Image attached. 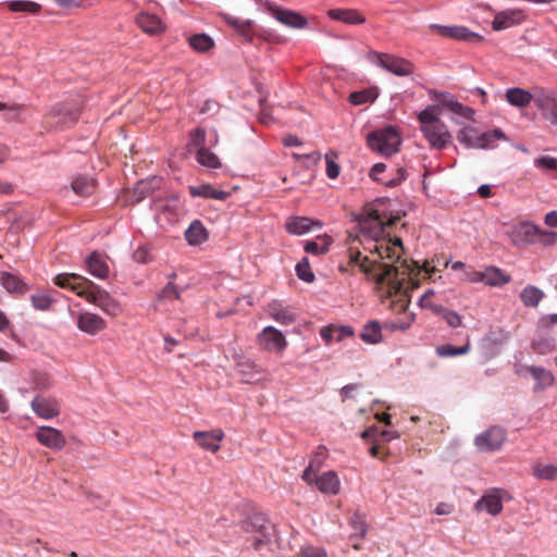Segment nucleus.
Segmentation results:
<instances>
[{"mask_svg": "<svg viewBox=\"0 0 557 557\" xmlns=\"http://www.w3.org/2000/svg\"><path fill=\"white\" fill-rule=\"evenodd\" d=\"M386 170V165L384 163H376L372 166L371 171H370V177L373 180V181H376V182H383L381 178H380V174H382L384 171Z\"/></svg>", "mask_w": 557, "mask_h": 557, "instance_id": "nucleus-63", "label": "nucleus"}, {"mask_svg": "<svg viewBox=\"0 0 557 557\" xmlns=\"http://www.w3.org/2000/svg\"><path fill=\"white\" fill-rule=\"evenodd\" d=\"M470 350V344L469 342L461 346V347H455L450 344L441 345L436 347V354L440 357L447 358V357H456L459 355H465Z\"/></svg>", "mask_w": 557, "mask_h": 557, "instance_id": "nucleus-43", "label": "nucleus"}, {"mask_svg": "<svg viewBox=\"0 0 557 557\" xmlns=\"http://www.w3.org/2000/svg\"><path fill=\"white\" fill-rule=\"evenodd\" d=\"M350 524L355 530V533L358 534L361 539L366 536L367 533V523L364 516L356 511L350 518Z\"/></svg>", "mask_w": 557, "mask_h": 557, "instance_id": "nucleus-53", "label": "nucleus"}, {"mask_svg": "<svg viewBox=\"0 0 557 557\" xmlns=\"http://www.w3.org/2000/svg\"><path fill=\"white\" fill-rule=\"evenodd\" d=\"M320 468V461L311 460L309 466L306 468V470L302 473V479L308 484H315V479L318 478L315 475L317 470Z\"/></svg>", "mask_w": 557, "mask_h": 557, "instance_id": "nucleus-54", "label": "nucleus"}, {"mask_svg": "<svg viewBox=\"0 0 557 557\" xmlns=\"http://www.w3.org/2000/svg\"><path fill=\"white\" fill-rule=\"evenodd\" d=\"M107 326L106 321L98 314L84 312L77 318V327L89 335H95Z\"/></svg>", "mask_w": 557, "mask_h": 557, "instance_id": "nucleus-20", "label": "nucleus"}, {"mask_svg": "<svg viewBox=\"0 0 557 557\" xmlns=\"http://www.w3.org/2000/svg\"><path fill=\"white\" fill-rule=\"evenodd\" d=\"M438 115V107L429 106L418 114V120L421 124L420 129L431 147L444 149L451 141V135Z\"/></svg>", "mask_w": 557, "mask_h": 557, "instance_id": "nucleus-3", "label": "nucleus"}, {"mask_svg": "<svg viewBox=\"0 0 557 557\" xmlns=\"http://www.w3.org/2000/svg\"><path fill=\"white\" fill-rule=\"evenodd\" d=\"M9 9L12 12H29L38 13L41 9L40 4L33 1L16 0L9 3Z\"/></svg>", "mask_w": 557, "mask_h": 557, "instance_id": "nucleus-44", "label": "nucleus"}, {"mask_svg": "<svg viewBox=\"0 0 557 557\" xmlns=\"http://www.w3.org/2000/svg\"><path fill=\"white\" fill-rule=\"evenodd\" d=\"M35 437L42 446L53 450H61L66 444L65 436L62 432L52 426H38Z\"/></svg>", "mask_w": 557, "mask_h": 557, "instance_id": "nucleus-14", "label": "nucleus"}, {"mask_svg": "<svg viewBox=\"0 0 557 557\" xmlns=\"http://www.w3.org/2000/svg\"><path fill=\"white\" fill-rule=\"evenodd\" d=\"M504 491L493 488L483 495L474 505L476 510H485L492 516H496L503 510L502 493Z\"/></svg>", "mask_w": 557, "mask_h": 557, "instance_id": "nucleus-18", "label": "nucleus"}, {"mask_svg": "<svg viewBox=\"0 0 557 557\" xmlns=\"http://www.w3.org/2000/svg\"><path fill=\"white\" fill-rule=\"evenodd\" d=\"M510 281V275L497 267L490 265L483 270V283L485 285L499 287L508 284Z\"/></svg>", "mask_w": 557, "mask_h": 557, "instance_id": "nucleus-26", "label": "nucleus"}, {"mask_svg": "<svg viewBox=\"0 0 557 557\" xmlns=\"http://www.w3.org/2000/svg\"><path fill=\"white\" fill-rule=\"evenodd\" d=\"M196 159L203 166L212 169L221 166V162L218 156L211 152L208 148H199L196 154Z\"/></svg>", "mask_w": 557, "mask_h": 557, "instance_id": "nucleus-42", "label": "nucleus"}, {"mask_svg": "<svg viewBox=\"0 0 557 557\" xmlns=\"http://www.w3.org/2000/svg\"><path fill=\"white\" fill-rule=\"evenodd\" d=\"M528 371L534 380H536V385L534 386L535 392L542 391L554 384V376L548 370L532 366L528 368Z\"/></svg>", "mask_w": 557, "mask_h": 557, "instance_id": "nucleus-32", "label": "nucleus"}, {"mask_svg": "<svg viewBox=\"0 0 557 557\" xmlns=\"http://www.w3.org/2000/svg\"><path fill=\"white\" fill-rule=\"evenodd\" d=\"M238 372L244 377H251L252 374L262 373L263 370L260 366L256 364L253 361L245 360L237 363Z\"/></svg>", "mask_w": 557, "mask_h": 557, "instance_id": "nucleus-52", "label": "nucleus"}, {"mask_svg": "<svg viewBox=\"0 0 557 557\" xmlns=\"http://www.w3.org/2000/svg\"><path fill=\"white\" fill-rule=\"evenodd\" d=\"M136 24L143 32L150 35H158L164 32L165 27L161 18L154 14L141 12L136 17Z\"/></svg>", "mask_w": 557, "mask_h": 557, "instance_id": "nucleus-21", "label": "nucleus"}, {"mask_svg": "<svg viewBox=\"0 0 557 557\" xmlns=\"http://www.w3.org/2000/svg\"><path fill=\"white\" fill-rule=\"evenodd\" d=\"M207 231L198 220L194 221L185 232V238L190 245H200L207 240Z\"/></svg>", "mask_w": 557, "mask_h": 557, "instance_id": "nucleus-33", "label": "nucleus"}, {"mask_svg": "<svg viewBox=\"0 0 557 557\" xmlns=\"http://www.w3.org/2000/svg\"><path fill=\"white\" fill-rule=\"evenodd\" d=\"M544 293L535 286H527L520 294V299L525 307H536L543 299Z\"/></svg>", "mask_w": 557, "mask_h": 557, "instance_id": "nucleus-37", "label": "nucleus"}, {"mask_svg": "<svg viewBox=\"0 0 557 557\" xmlns=\"http://www.w3.org/2000/svg\"><path fill=\"white\" fill-rule=\"evenodd\" d=\"M267 311L273 320L282 325H289L296 320L295 309L283 305V302L278 300L270 302Z\"/></svg>", "mask_w": 557, "mask_h": 557, "instance_id": "nucleus-19", "label": "nucleus"}, {"mask_svg": "<svg viewBox=\"0 0 557 557\" xmlns=\"http://www.w3.org/2000/svg\"><path fill=\"white\" fill-rule=\"evenodd\" d=\"M359 235L354 240H359L366 250L375 253L377 257L389 256L392 247L381 240L384 233V216L369 205L358 218Z\"/></svg>", "mask_w": 557, "mask_h": 557, "instance_id": "nucleus-2", "label": "nucleus"}, {"mask_svg": "<svg viewBox=\"0 0 557 557\" xmlns=\"http://www.w3.org/2000/svg\"><path fill=\"white\" fill-rule=\"evenodd\" d=\"M349 101L354 104H362L367 101L366 92H352L349 96Z\"/></svg>", "mask_w": 557, "mask_h": 557, "instance_id": "nucleus-64", "label": "nucleus"}, {"mask_svg": "<svg viewBox=\"0 0 557 557\" xmlns=\"http://www.w3.org/2000/svg\"><path fill=\"white\" fill-rule=\"evenodd\" d=\"M336 332V342H341L343 338L352 336L354 330L350 326H334Z\"/></svg>", "mask_w": 557, "mask_h": 557, "instance_id": "nucleus-62", "label": "nucleus"}, {"mask_svg": "<svg viewBox=\"0 0 557 557\" xmlns=\"http://www.w3.org/2000/svg\"><path fill=\"white\" fill-rule=\"evenodd\" d=\"M84 298L108 314L116 315L121 311L120 305L106 290L94 283L91 287L87 288Z\"/></svg>", "mask_w": 557, "mask_h": 557, "instance_id": "nucleus-10", "label": "nucleus"}, {"mask_svg": "<svg viewBox=\"0 0 557 557\" xmlns=\"http://www.w3.org/2000/svg\"><path fill=\"white\" fill-rule=\"evenodd\" d=\"M298 557H326V552L322 547L306 546L301 548Z\"/></svg>", "mask_w": 557, "mask_h": 557, "instance_id": "nucleus-58", "label": "nucleus"}, {"mask_svg": "<svg viewBox=\"0 0 557 557\" xmlns=\"http://www.w3.org/2000/svg\"><path fill=\"white\" fill-rule=\"evenodd\" d=\"M190 145L199 148H206L203 145L206 143V132L202 128H196L190 133Z\"/></svg>", "mask_w": 557, "mask_h": 557, "instance_id": "nucleus-56", "label": "nucleus"}, {"mask_svg": "<svg viewBox=\"0 0 557 557\" xmlns=\"http://www.w3.org/2000/svg\"><path fill=\"white\" fill-rule=\"evenodd\" d=\"M434 296V292L432 289H428L419 299V306L424 309L431 310L433 313L438 315L441 311H443V306L433 302L432 298Z\"/></svg>", "mask_w": 557, "mask_h": 557, "instance_id": "nucleus-48", "label": "nucleus"}, {"mask_svg": "<svg viewBox=\"0 0 557 557\" xmlns=\"http://www.w3.org/2000/svg\"><path fill=\"white\" fill-rule=\"evenodd\" d=\"M506 100L513 107L525 108L534 101V96L528 90L513 87L506 90Z\"/></svg>", "mask_w": 557, "mask_h": 557, "instance_id": "nucleus-30", "label": "nucleus"}, {"mask_svg": "<svg viewBox=\"0 0 557 557\" xmlns=\"http://www.w3.org/2000/svg\"><path fill=\"white\" fill-rule=\"evenodd\" d=\"M53 282L57 286L72 289L81 297H84L87 288L92 286L90 280L75 273L58 274Z\"/></svg>", "mask_w": 557, "mask_h": 557, "instance_id": "nucleus-13", "label": "nucleus"}, {"mask_svg": "<svg viewBox=\"0 0 557 557\" xmlns=\"http://www.w3.org/2000/svg\"><path fill=\"white\" fill-rule=\"evenodd\" d=\"M315 485L321 493L336 495L341 488L337 474L333 471L324 472L315 479Z\"/></svg>", "mask_w": 557, "mask_h": 557, "instance_id": "nucleus-25", "label": "nucleus"}, {"mask_svg": "<svg viewBox=\"0 0 557 557\" xmlns=\"http://www.w3.org/2000/svg\"><path fill=\"white\" fill-rule=\"evenodd\" d=\"M457 139L468 148H479L480 133L476 128L467 126L458 132Z\"/></svg>", "mask_w": 557, "mask_h": 557, "instance_id": "nucleus-35", "label": "nucleus"}, {"mask_svg": "<svg viewBox=\"0 0 557 557\" xmlns=\"http://www.w3.org/2000/svg\"><path fill=\"white\" fill-rule=\"evenodd\" d=\"M157 210L164 214L169 212L170 213L169 219H176L178 206H177L176 201L173 200V201L166 202V203H163V202L158 203Z\"/></svg>", "mask_w": 557, "mask_h": 557, "instance_id": "nucleus-57", "label": "nucleus"}, {"mask_svg": "<svg viewBox=\"0 0 557 557\" xmlns=\"http://www.w3.org/2000/svg\"><path fill=\"white\" fill-rule=\"evenodd\" d=\"M438 315L450 326V327H459L462 325V317L448 308L443 307V311L438 313Z\"/></svg>", "mask_w": 557, "mask_h": 557, "instance_id": "nucleus-51", "label": "nucleus"}, {"mask_svg": "<svg viewBox=\"0 0 557 557\" xmlns=\"http://www.w3.org/2000/svg\"><path fill=\"white\" fill-rule=\"evenodd\" d=\"M225 434L223 430L215 429L211 431H196L193 434L195 442L203 449L216 453L221 448V442Z\"/></svg>", "mask_w": 557, "mask_h": 557, "instance_id": "nucleus-16", "label": "nucleus"}, {"mask_svg": "<svg viewBox=\"0 0 557 557\" xmlns=\"http://www.w3.org/2000/svg\"><path fill=\"white\" fill-rule=\"evenodd\" d=\"M385 244L392 247L389 256L373 260H370L369 257L360 260L361 252L359 248L350 245L348 248L349 263L357 264L362 272L372 275L379 288L384 290L387 297L393 298L392 309L400 313L406 311L410 304L405 283L411 273V269L406 260H401L403 243L400 238L385 240Z\"/></svg>", "mask_w": 557, "mask_h": 557, "instance_id": "nucleus-1", "label": "nucleus"}, {"mask_svg": "<svg viewBox=\"0 0 557 557\" xmlns=\"http://www.w3.org/2000/svg\"><path fill=\"white\" fill-rule=\"evenodd\" d=\"M430 29L441 36L468 40L474 34L470 33L466 27L462 26H443L438 24H431Z\"/></svg>", "mask_w": 557, "mask_h": 557, "instance_id": "nucleus-29", "label": "nucleus"}, {"mask_svg": "<svg viewBox=\"0 0 557 557\" xmlns=\"http://www.w3.org/2000/svg\"><path fill=\"white\" fill-rule=\"evenodd\" d=\"M320 335L326 344L336 341V332L333 325L323 327Z\"/></svg>", "mask_w": 557, "mask_h": 557, "instance_id": "nucleus-61", "label": "nucleus"}, {"mask_svg": "<svg viewBox=\"0 0 557 557\" xmlns=\"http://www.w3.org/2000/svg\"><path fill=\"white\" fill-rule=\"evenodd\" d=\"M34 412L46 420L53 419L60 414V403L52 397L36 396L32 404Z\"/></svg>", "mask_w": 557, "mask_h": 557, "instance_id": "nucleus-17", "label": "nucleus"}, {"mask_svg": "<svg viewBox=\"0 0 557 557\" xmlns=\"http://www.w3.org/2000/svg\"><path fill=\"white\" fill-rule=\"evenodd\" d=\"M72 189L78 196L88 197L96 190V181L86 176H78L72 182Z\"/></svg>", "mask_w": 557, "mask_h": 557, "instance_id": "nucleus-34", "label": "nucleus"}, {"mask_svg": "<svg viewBox=\"0 0 557 557\" xmlns=\"http://www.w3.org/2000/svg\"><path fill=\"white\" fill-rule=\"evenodd\" d=\"M540 228L530 222H520L511 227L508 235L515 246L523 247L533 243Z\"/></svg>", "mask_w": 557, "mask_h": 557, "instance_id": "nucleus-12", "label": "nucleus"}, {"mask_svg": "<svg viewBox=\"0 0 557 557\" xmlns=\"http://www.w3.org/2000/svg\"><path fill=\"white\" fill-rule=\"evenodd\" d=\"M332 20L342 21L346 24H362L366 17L356 9H332L327 12Z\"/></svg>", "mask_w": 557, "mask_h": 557, "instance_id": "nucleus-27", "label": "nucleus"}, {"mask_svg": "<svg viewBox=\"0 0 557 557\" xmlns=\"http://www.w3.org/2000/svg\"><path fill=\"white\" fill-rule=\"evenodd\" d=\"M442 104L446 107L448 110L454 112L455 114L462 116L467 120H472L474 115V110L471 108L463 106L462 103L454 100L453 98L444 99L442 101Z\"/></svg>", "mask_w": 557, "mask_h": 557, "instance_id": "nucleus-39", "label": "nucleus"}, {"mask_svg": "<svg viewBox=\"0 0 557 557\" xmlns=\"http://www.w3.org/2000/svg\"><path fill=\"white\" fill-rule=\"evenodd\" d=\"M32 305L37 310H48L53 302L52 297L45 292L36 293L30 296Z\"/></svg>", "mask_w": 557, "mask_h": 557, "instance_id": "nucleus-45", "label": "nucleus"}, {"mask_svg": "<svg viewBox=\"0 0 557 557\" xmlns=\"http://www.w3.org/2000/svg\"><path fill=\"white\" fill-rule=\"evenodd\" d=\"M534 103L543 117L557 125V91L539 89L534 94Z\"/></svg>", "mask_w": 557, "mask_h": 557, "instance_id": "nucleus-9", "label": "nucleus"}, {"mask_svg": "<svg viewBox=\"0 0 557 557\" xmlns=\"http://www.w3.org/2000/svg\"><path fill=\"white\" fill-rule=\"evenodd\" d=\"M0 284L11 294L23 295L28 290L27 284L20 276L10 272L0 273Z\"/></svg>", "mask_w": 557, "mask_h": 557, "instance_id": "nucleus-28", "label": "nucleus"}, {"mask_svg": "<svg viewBox=\"0 0 557 557\" xmlns=\"http://www.w3.org/2000/svg\"><path fill=\"white\" fill-rule=\"evenodd\" d=\"M297 276L307 283H312L314 281V274L310 269L309 260L307 257H304L296 265Z\"/></svg>", "mask_w": 557, "mask_h": 557, "instance_id": "nucleus-46", "label": "nucleus"}, {"mask_svg": "<svg viewBox=\"0 0 557 557\" xmlns=\"http://www.w3.org/2000/svg\"><path fill=\"white\" fill-rule=\"evenodd\" d=\"M400 141V135L396 128L392 126L372 132L368 135L369 147L383 156L395 153L398 150Z\"/></svg>", "mask_w": 557, "mask_h": 557, "instance_id": "nucleus-5", "label": "nucleus"}, {"mask_svg": "<svg viewBox=\"0 0 557 557\" xmlns=\"http://www.w3.org/2000/svg\"><path fill=\"white\" fill-rule=\"evenodd\" d=\"M363 342L368 344H377L382 339L381 326L376 321L368 322L360 334Z\"/></svg>", "mask_w": 557, "mask_h": 557, "instance_id": "nucleus-36", "label": "nucleus"}, {"mask_svg": "<svg viewBox=\"0 0 557 557\" xmlns=\"http://www.w3.org/2000/svg\"><path fill=\"white\" fill-rule=\"evenodd\" d=\"M259 347L269 352L282 354L287 347L284 334L274 326H265L258 335Z\"/></svg>", "mask_w": 557, "mask_h": 557, "instance_id": "nucleus-8", "label": "nucleus"}, {"mask_svg": "<svg viewBox=\"0 0 557 557\" xmlns=\"http://www.w3.org/2000/svg\"><path fill=\"white\" fill-rule=\"evenodd\" d=\"M540 243L545 246H552L556 243L557 234L555 232L541 231L537 234Z\"/></svg>", "mask_w": 557, "mask_h": 557, "instance_id": "nucleus-60", "label": "nucleus"}, {"mask_svg": "<svg viewBox=\"0 0 557 557\" xmlns=\"http://www.w3.org/2000/svg\"><path fill=\"white\" fill-rule=\"evenodd\" d=\"M265 8H267V11L273 17H275L276 21H278L280 23H282L288 27L304 28L307 25L306 17L297 12L282 9L271 2H267Z\"/></svg>", "mask_w": 557, "mask_h": 557, "instance_id": "nucleus-11", "label": "nucleus"}, {"mask_svg": "<svg viewBox=\"0 0 557 557\" xmlns=\"http://www.w3.org/2000/svg\"><path fill=\"white\" fill-rule=\"evenodd\" d=\"M133 260L137 263L146 264L151 261L150 249L146 246L138 247L133 252Z\"/></svg>", "mask_w": 557, "mask_h": 557, "instance_id": "nucleus-55", "label": "nucleus"}, {"mask_svg": "<svg viewBox=\"0 0 557 557\" xmlns=\"http://www.w3.org/2000/svg\"><path fill=\"white\" fill-rule=\"evenodd\" d=\"M332 244L330 236H320L315 240L307 242L305 245V251L311 255H322L329 251Z\"/></svg>", "mask_w": 557, "mask_h": 557, "instance_id": "nucleus-38", "label": "nucleus"}, {"mask_svg": "<svg viewBox=\"0 0 557 557\" xmlns=\"http://www.w3.org/2000/svg\"><path fill=\"white\" fill-rule=\"evenodd\" d=\"M505 134L500 129H494L491 132H485L480 134V144L483 146H479L480 149H488L493 147V143L495 140L504 139Z\"/></svg>", "mask_w": 557, "mask_h": 557, "instance_id": "nucleus-47", "label": "nucleus"}, {"mask_svg": "<svg viewBox=\"0 0 557 557\" xmlns=\"http://www.w3.org/2000/svg\"><path fill=\"white\" fill-rule=\"evenodd\" d=\"M535 165L537 168L544 169V170H556L557 171V159L549 157V156H543L535 160Z\"/></svg>", "mask_w": 557, "mask_h": 557, "instance_id": "nucleus-59", "label": "nucleus"}, {"mask_svg": "<svg viewBox=\"0 0 557 557\" xmlns=\"http://www.w3.org/2000/svg\"><path fill=\"white\" fill-rule=\"evenodd\" d=\"M182 289L172 282H169L158 295L159 300L172 301L180 299Z\"/></svg>", "mask_w": 557, "mask_h": 557, "instance_id": "nucleus-49", "label": "nucleus"}, {"mask_svg": "<svg viewBox=\"0 0 557 557\" xmlns=\"http://www.w3.org/2000/svg\"><path fill=\"white\" fill-rule=\"evenodd\" d=\"M533 475L541 480L554 481L557 478V467L552 463H537L533 468Z\"/></svg>", "mask_w": 557, "mask_h": 557, "instance_id": "nucleus-41", "label": "nucleus"}, {"mask_svg": "<svg viewBox=\"0 0 557 557\" xmlns=\"http://www.w3.org/2000/svg\"><path fill=\"white\" fill-rule=\"evenodd\" d=\"M523 20V12L520 10H508L496 14L492 25L493 29L502 30L519 24Z\"/></svg>", "mask_w": 557, "mask_h": 557, "instance_id": "nucleus-24", "label": "nucleus"}, {"mask_svg": "<svg viewBox=\"0 0 557 557\" xmlns=\"http://www.w3.org/2000/svg\"><path fill=\"white\" fill-rule=\"evenodd\" d=\"M369 60L396 76H409L414 70L409 60L389 53L371 51Z\"/></svg>", "mask_w": 557, "mask_h": 557, "instance_id": "nucleus-6", "label": "nucleus"}, {"mask_svg": "<svg viewBox=\"0 0 557 557\" xmlns=\"http://www.w3.org/2000/svg\"><path fill=\"white\" fill-rule=\"evenodd\" d=\"M189 193L193 197H203L216 200H225L228 197L227 191L215 189L209 184L191 186L189 187Z\"/></svg>", "mask_w": 557, "mask_h": 557, "instance_id": "nucleus-31", "label": "nucleus"}, {"mask_svg": "<svg viewBox=\"0 0 557 557\" xmlns=\"http://www.w3.org/2000/svg\"><path fill=\"white\" fill-rule=\"evenodd\" d=\"M243 529L249 534L247 541L251 543L256 550H261L270 544L273 525L263 516H253L244 521Z\"/></svg>", "mask_w": 557, "mask_h": 557, "instance_id": "nucleus-4", "label": "nucleus"}, {"mask_svg": "<svg viewBox=\"0 0 557 557\" xmlns=\"http://www.w3.org/2000/svg\"><path fill=\"white\" fill-rule=\"evenodd\" d=\"M507 437L506 430L502 426H491L474 438V445L480 451L490 453L502 448Z\"/></svg>", "mask_w": 557, "mask_h": 557, "instance_id": "nucleus-7", "label": "nucleus"}, {"mask_svg": "<svg viewBox=\"0 0 557 557\" xmlns=\"http://www.w3.org/2000/svg\"><path fill=\"white\" fill-rule=\"evenodd\" d=\"M86 267L88 272L95 277L104 280L109 276V265L107 264L104 257L98 251H92L86 258Z\"/></svg>", "mask_w": 557, "mask_h": 557, "instance_id": "nucleus-22", "label": "nucleus"}, {"mask_svg": "<svg viewBox=\"0 0 557 557\" xmlns=\"http://www.w3.org/2000/svg\"><path fill=\"white\" fill-rule=\"evenodd\" d=\"M221 17L235 30L244 42H252L256 35V24L253 21L235 17L228 13H221Z\"/></svg>", "mask_w": 557, "mask_h": 557, "instance_id": "nucleus-15", "label": "nucleus"}, {"mask_svg": "<svg viewBox=\"0 0 557 557\" xmlns=\"http://www.w3.org/2000/svg\"><path fill=\"white\" fill-rule=\"evenodd\" d=\"M313 226L320 228L322 224L306 216L292 218L285 224L287 232L293 235H304L311 231Z\"/></svg>", "mask_w": 557, "mask_h": 557, "instance_id": "nucleus-23", "label": "nucleus"}, {"mask_svg": "<svg viewBox=\"0 0 557 557\" xmlns=\"http://www.w3.org/2000/svg\"><path fill=\"white\" fill-rule=\"evenodd\" d=\"M337 154L335 152H329L325 154L326 162V175L331 180H335L338 177L341 173V166L336 161Z\"/></svg>", "mask_w": 557, "mask_h": 557, "instance_id": "nucleus-50", "label": "nucleus"}, {"mask_svg": "<svg viewBox=\"0 0 557 557\" xmlns=\"http://www.w3.org/2000/svg\"><path fill=\"white\" fill-rule=\"evenodd\" d=\"M188 42L189 46L198 52H206L214 45L213 39L206 34L193 35L189 37Z\"/></svg>", "mask_w": 557, "mask_h": 557, "instance_id": "nucleus-40", "label": "nucleus"}]
</instances>
